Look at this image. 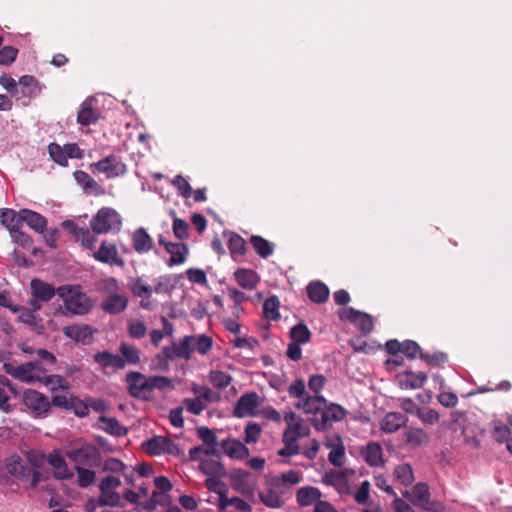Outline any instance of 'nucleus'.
Here are the masks:
<instances>
[{"label": "nucleus", "instance_id": "bf43d9fd", "mask_svg": "<svg viewBox=\"0 0 512 512\" xmlns=\"http://www.w3.org/2000/svg\"><path fill=\"white\" fill-rule=\"evenodd\" d=\"M128 288L132 294L136 297L145 296L146 294L152 293L153 288L145 283L141 278H132L128 282Z\"/></svg>", "mask_w": 512, "mask_h": 512}, {"label": "nucleus", "instance_id": "052dcab7", "mask_svg": "<svg viewBox=\"0 0 512 512\" xmlns=\"http://www.w3.org/2000/svg\"><path fill=\"white\" fill-rule=\"evenodd\" d=\"M97 289L105 294L113 295L119 292L120 285L116 278L114 277H106L98 281Z\"/></svg>", "mask_w": 512, "mask_h": 512}, {"label": "nucleus", "instance_id": "c9c22d12", "mask_svg": "<svg viewBox=\"0 0 512 512\" xmlns=\"http://www.w3.org/2000/svg\"><path fill=\"white\" fill-rule=\"evenodd\" d=\"M237 283L244 289L252 290L259 282V276L251 269L239 268L234 272Z\"/></svg>", "mask_w": 512, "mask_h": 512}, {"label": "nucleus", "instance_id": "f03ea898", "mask_svg": "<svg viewBox=\"0 0 512 512\" xmlns=\"http://www.w3.org/2000/svg\"><path fill=\"white\" fill-rule=\"evenodd\" d=\"M57 295L63 302L64 315L84 316L94 308V301L79 285L59 286Z\"/></svg>", "mask_w": 512, "mask_h": 512}, {"label": "nucleus", "instance_id": "ddd939ff", "mask_svg": "<svg viewBox=\"0 0 512 512\" xmlns=\"http://www.w3.org/2000/svg\"><path fill=\"white\" fill-rule=\"evenodd\" d=\"M286 492L273 479L267 482V488L259 492L260 501L269 508H280L284 504Z\"/></svg>", "mask_w": 512, "mask_h": 512}, {"label": "nucleus", "instance_id": "473e14b6", "mask_svg": "<svg viewBox=\"0 0 512 512\" xmlns=\"http://www.w3.org/2000/svg\"><path fill=\"white\" fill-rule=\"evenodd\" d=\"M13 312L18 313V320L21 323L31 326L39 333L42 332L43 325L41 324V319L34 311L24 306H17V308L13 309Z\"/></svg>", "mask_w": 512, "mask_h": 512}, {"label": "nucleus", "instance_id": "0e129e2a", "mask_svg": "<svg viewBox=\"0 0 512 512\" xmlns=\"http://www.w3.org/2000/svg\"><path fill=\"white\" fill-rule=\"evenodd\" d=\"M209 381L213 386L223 389L231 383L232 378L222 371L213 370L209 373Z\"/></svg>", "mask_w": 512, "mask_h": 512}, {"label": "nucleus", "instance_id": "cd10ccee", "mask_svg": "<svg viewBox=\"0 0 512 512\" xmlns=\"http://www.w3.org/2000/svg\"><path fill=\"white\" fill-rule=\"evenodd\" d=\"M132 246L139 254H145L152 250L154 242L152 237L144 228L136 229L131 237Z\"/></svg>", "mask_w": 512, "mask_h": 512}, {"label": "nucleus", "instance_id": "423d86ee", "mask_svg": "<svg viewBox=\"0 0 512 512\" xmlns=\"http://www.w3.org/2000/svg\"><path fill=\"white\" fill-rule=\"evenodd\" d=\"M48 153L50 158L58 165L68 166V159H82L84 152L79 148L76 143H67L60 146L57 143H50L48 145Z\"/></svg>", "mask_w": 512, "mask_h": 512}, {"label": "nucleus", "instance_id": "6ab92c4d", "mask_svg": "<svg viewBox=\"0 0 512 512\" xmlns=\"http://www.w3.org/2000/svg\"><path fill=\"white\" fill-rule=\"evenodd\" d=\"M324 445L330 449L328 459L334 466L341 467L345 463V447L339 435L327 436Z\"/></svg>", "mask_w": 512, "mask_h": 512}, {"label": "nucleus", "instance_id": "4468645a", "mask_svg": "<svg viewBox=\"0 0 512 512\" xmlns=\"http://www.w3.org/2000/svg\"><path fill=\"white\" fill-rule=\"evenodd\" d=\"M230 484L234 491L244 496H252L255 491V482L249 472L238 469L230 474Z\"/></svg>", "mask_w": 512, "mask_h": 512}, {"label": "nucleus", "instance_id": "8fccbe9b", "mask_svg": "<svg viewBox=\"0 0 512 512\" xmlns=\"http://www.w3.org/2000/svg\"><path fill=\"white\" fill-rule=\"evenodd\" d=\"M191 390L195 396L207 406L209 403L218 402L220 400V395L218 393H214L207 386L193 385Z\"/></svg>", "mask_w": 512, "mask_h": 512}, {"label": "nucleus", "instance_id": "2eb2a0df", "mask_svg": "<svg viewBox=\"0 0 512 512\" xmlns=\"http://www.w3.org/2000/svg\"><path fill=\"white\" fill-rule=\"evenodd\" d=\"M261 403L262 401L256 392L246 393L238 399L234 407L233 415L238 418L253 416L256 408H258Z\"/></svg>", "mask_w": 512, "mask_h": 512}, {"label": "nucleus", "instance_id": "2f4dec72", "mask_svg": "<svg viewBox=\"0 0 512 512\" xmlns=\"http://www.w3.org/2000/svg\"><path fill=\"white\" fill-rule=\"evenodd\" d=\"M321 491L312 486H306L300 488L296 493V500L299 506L308 507L316 503L321 499Z\"/></svg>", "mask_w": 512, "mask_h": 512}, {"label": "nucleus", "instance_id": "f257e3e1", "mask_svg": "<svg viewBox=\"0 0 512 512\" xmlns=\"http://www.w3.org/2000/svg\"><path fill=\"white\" fill-rule=\"evenodd\" d=\"M126 383L129 394L144 401L153 400V391H167L174 389L173 382L165 376H145L140 372H129L126 375Z\"/></svg>", "mask_w": 512, "mask_h": 512}, {"label": "nucleus", "instance_id": "72a5a7b5", "mask_svg": "<svg viewBox=\"0 0 512 512\" xmlns=\"http://www.w3.org/2000/svg\"><path fill=\"white\" fill-rule=\"evenodd\" d=\"M63 333L66 337L83 343H86L92 337V331L87 325H68L63 328Z\"/></svg>", "mask_w": 512, "mask_h": 512}, {"label": "nucleus", "instance_id": "6e6d98bb", "mask_svg": "<svg viewBox=\"0 0 512 512\" xmlns=\"http://www.w3.org/2000/svg\"><path fill=\"white\" fill-rule=\"evenodd\" d=\"M98 120V113L87 103H83L78 112L77 122L81 125H90Z\"/></svg>", "mask_w": 512, "mask_h": 512}, {"label": "nucleus", "instance_id": "ea45409f", "mask_svg": "<svg viewBox=\"0 0 512 512\" xmlns=\"http://www.w3.org/2000/svg\"><path fill=\"white\" fill-rule=\"evenodd\" d=\"M21 215L22 223L26 222L29 225V227H31L37 232H43L45 230L47 221L39 213L28 209H23L21 210Z\"/></svg>", "mask_w": 512, "mask_h": 512}, {"label": "nucleus", "instance_id": "4d7b16f0", "mask_svg": "<svg viewBox=\"0 0 512 512\" xmlns=\"http://www.w3.org/2000/svg\"><path fill=\"white\" fill-rule=\"evenodd\" d=\"M292 342L298 344H306L310 341L311 333L306 325L299 323L295 325L290 331Z\"/></svg>", "mask_w": 512, "mask_h": 512}, {"label": "nucleus", "instance_id": "4c0bfd02", "mask_svg": "<svg viewBox=\"0 0 512 512\" xmlns=\"http://www.w3.org/2000/svg\"><path fill=\"white\" fill-rule=\"evenodd\" d=\"M0 221H1V224L9 230V232H12L17 228H21L22 227L21 211L17 213L13 209L2 208V209H0Z\"/></svg>", "mask_w": 512, "mask_h": 512}, {"label": "nucleus", "instance_id": "bb28decb", "mask_svg": "<svg viewBox=\"0 0 512 512\" xmlns=\"http://www.w3.org/2000/svg\"><path fill=\"white\" fill-rule=\"evenodd\" d=\"M31 295L42 302H49L57 294V288L40 279H32L30 282Z\"/></svg>", "mask_w": 512, "mask_h": 512}, {"label": "nucleus", "instance_id": "b1692460", "mask_svg": "<svg viewBox=\"0 0 512 512\" xmlns=\"http://www.w3.org/2000/svg\"><path fill=\"white\" fill-rule=\"evenodd\" d=\"M326 399L320 395L310 396L307 395L304 399L298 400L295 407L302 410L305 414L316 415L321 414L323 408L326 406Z\"/></svg>", "mask_w": 512, "mask_h": 512}, {"label": "nucleus", "instance_id": "393cba45", "mask_svg": "<svg viewBox=\"0 0 512 512\" xmlns=\"http://www.w3.org/2000/svg\"><path fill=\"white\" fill-rule=\"evenodd\" d=\"M129 299L123 294H113L107 296L101 303V308L108 314L116 315L126 310Z\"/></svg>", "mask_w": 512, "mask_h": 512}, {"label": "nucleus", "instance_id": "5fc2aeb1", "mask_svg": "<svg viewBox=\"0 0 512 512\" xmlns=\"http://www.w3.org/2000/svg\"><path fill=\"white\" fill-rule=\"evenodd\" d=\"M191 338L193 342V350L197 351L201 355H206L212 348V338L207 335H192Z\"/></svg>", "mask_w": 512, "mask_h": 512}, {"label": "nucleus", "instance_id": "a878e982", "mask_svg": "<svg viewBox=\"0 0 512 512\" xmlns=\"http://www.w3.org/2000/svg\"><path fill=\"white\" fill-rule=\"evenodd\" d=\"M75 181L82 187L84 192L93 196L104 194V189L86 172L77 170L73 173Z\"/></svg>", "mask_w": 512, "mask_h": 512}, {"label": "nucleus", "instance_id": "a211bd4d", "mask_svg": "<svg viewBox=\"0 0 512 512\" xmlns=\"http://www.w3.org/2000/svg\"><path fill=\"white\" fill-rule=\"evenodd\" d=\"M339 316L341 319H346L352 322L364 333H370L373 330V319L366 313L349 308L339 312Z\"/></svg>", "mask_w": 512, "mask_h": 512}, {"label": "nucleus", "instance_id": "e2e57ef3", "mask_svg": "<svg viewBox=\"0 0 512 512\" xmlns=\"http://www.w3.org/2000/svg\"><path fill=\"white\" fill-rule=\"evenodd\" d=\"M417 416L421 420V422L426 425H435L440 420L439 413L436 410L429 407H420Z\"/></svg>", "mask_w": 512, "mask_h": 512}, {"label": "nucleus", "instance_id": "79ce46f5", "mask_svg": "<svg viewBox=\"0 0 512 512\" xmlns=\"http://www.w3.org/2000/svg\"><path fill=\"white\" fill-rule=\"evenodd\" d=\"M199 470L207 476L222 477L225 475V468L223 464L212 458L201 460Z\"/></svg>", "mask_w": 512, "mask_h": 512}, {"label": "nucleus", "instance_id": "37998d69", "mask_svg": "<svg viewBox=\"0 0 512 512\" xmlns=\"http://www.w3.org/2000/svg\"><path fill=\"white\" fill-rule=\"evenodd\" d=\"M119 352L121 353L122 361L124 362V368L129 365H137L140 362V350L131 344L126 342L121 343L119 347Z\"/></svg>", "mask_w": 512, "mask_h": 512}, {"label": "nucleus", "instance_id": "412c9836", "mask_svg": "<svg viewBox=\"0 0 512 512\" xmlns=\"http://www.w3.org/2000/svg\"><path fill=\"white\" fill-rule=\"evenodd\" d=\"M93 166L100 172L105 173L107 177L122 176L126 172V166L116 156L109 155L96 162Z\"/></svg>", "mask_w": 512, "mask_h": 512}, {"label": "nucleus", "instance_id": "5701e85b", "mask_svg": "<svg viewBox=\"0 0 512 512\" xmlns=\"http://www.w3.org/2000/svg\"><path fill=\"white\" fill-rule=\"evenodd\" d=\"M396 379L401 389H419L425 385L427 375L424 372L404 371L399 373Z\"/></svg>", "mask_w": 512, "mask_h": 512}, {"label": "nucleus", "instance_id": "aec40b11", "mask_svg": "<svg viewBox=\"0 0 512 512\" xmlns=\"http://www.w3.org/2000/svg\"><path fill=\"white\" fill-rule=\"evenodd\" d=\"M193 350V342L191 336H186L178 343H173L163 348V354L169 359L184 358L190 359Z\"/></svg>", "mask_w": 512, "mask_h": 512}, {"label": "nucleus", "instance_id": "3c124183", "mask_svg": "<svg viewBox=\"0 0 512 512\" xmlns=\"http://www.w3.org/2000/svg\"><path fill=\"white\" fill-rule=\"evenodd\" d=\"M41 383L49 386L52 391H56L58 389L68 390L70 387L69 382L64 377L60 375H46V369L44 370Z\"/></svg>", "mask_w": 512, "mask_h": 512}, {"label": "nucleus", "instance_id": "338daca9", "mask_svg": "<svg viewBox=\"0 0 512 512\" xmlns=\"http://www.w3.org/2000/svg\"><path fill=\"white\" fill-rule=\"evenodd\" d=\"M197 434L199 438L204 442V444L207 446L206 448L214 449V446L217 443V437L215 433L209 429L208 427H198L197 428Z\"/></svg>", "mask_w": 512, "mask_h": 512}, {"label": "nucleus", "instance_id": "c756f323", "mask_svg": "<svg viewBox=\"0 0 512 512\" xmlns=\"http://www.w3.org/2000/svg\"><path fill=\"white\" fill-rule=\"evenodd\" d=\"M221 447L232 459H245L249 456V449L237 439H226L222 441Z\"/></svg>", "mask_w": 512, "mask_h": 512}, {"label": "nucleus", "instance_id": "680f3d73", "mask_svg": "<svg viewBox=\"0 0 512 512\" xmlns=\"http://www.w3.org/2000/svg\"><path fill=\"white\" fill-rule=\"evenodd\" d=\"M279 300L276 296L267 298L263 304V313L269 318L276 320L279 318Z\"/></svg>", "mask_w": 512, "mask_h": 512}, {"label": "nucleus", "instance_id": "58836bf2", "mask_svg": "<svg viewBox=\"0 0 512 512\" xmlns=\"http://www.w3.org/2000/svg\"><path fill=\"white\" fill-rule=\"evenodd\" d=\"M406 442L412 447L426 445L430 441L429 434L422 428L410 427L405 431Z\"/></svg>", "mask_w": 512, "mask_h": 512}, {"label": "nucleus", "instance_id": "603ef678", "mask_svg": "<svg viewBox=\"0 0 512 512\" xmlns=\"http://www.w3.org/2000/svg\"><path fill=\"white\" fill-rule=\"evenodd\" d=\"M393 475L395 479L404 486H409L414 481L413 470L411 466L406 463L398 465L394 469Z\"/></svg>", "mask_w": 512, "mask_h": 512}, {"label": "nucleus", "instance_id": "a18cd8bd", "mask_svg": "<svg viewBox=\"0 0 512 512\" xmlns=\"http://www.w3.org/2000/svg\"><path fill=\"white\" fill-rule=\"evenodd\" d=\"M272 479L287 493L292 486L301 482L302 477L300 472L289 470Z\"/></svg>", "mask_w": 512, "mask_h": 512}, {"label": "nucleus", "instance_id": "1a4fd4ad", "mask_svg": "<svg viewBox=\"0 0 512 512\" xmlns=\"http://www.w3.org/2000/svg\"><path fill=\"white\" fill-rule=\"evenodd\" d=\"M346 410L338 404H330L323 408L320 418H315L312 421L313 427L317 431H324L330 427L334 422H339L346 417Z\"/></svg>", "mask_w": 512, "mask_h": 512}, {"label": "nucleus", "instance_id": "13d9d810", "mask_svg": "<svg viewBox=\"0 0 512 512\" xmlns=\"http://www.w3.org/2000/svg\"><path fill=\"white\" fill-rule=\"evenodd\" d=\"M75 471L78 476L77 483L81 488H86L96 481V473L91 469H87L85 467L77 466L75 467Z\"/></svg>", "mask_w": 512, "mask_h": 512}, {"label": "nucleus", "instance_id": "9b49d317", "mask_svg": "<svg viewBox=\"0 0 512 512\" xmlns=\"http://www.w3.org/2000/svg\"><path fill=\"white\" fill-rule=\"evenodd\" d=\"M93 257L95 260L111 266H118L123 268L125 260L119 255L116 244L103 241L97 251L94 252Z\"/></svg>", "mask_w": 512, "mask_h": 512}, {"label": "nucleus", "instance_id": "de8ad7c7", "mask_svg": "<svg viewBox=\"0 0 512 512\" xmlns=\"http://www.w3.org/2000/svg\"><path fill=\"white\" fill-rule=\"evenodd\" d=\"M250 242L256 253L262 258H267L274 252V244L261 236H252Z\"/></svg>", "mask_w": 512, "mask_h": 512}, {"label": "nucleus", "instance_id": "f3484780", "mask_svg": "<svg viewBox=\"0 0 512 512\" xmlns=\"http://www.w3.org/2000/svg\"><path fill=\"white\" fill-rule=\"evenodd\" d=\"M158 242L165 248L167 253L170 254V259L168 262L169 266L179 265L185 262L189 252L188 246L186 244L167 241L162 235L159 236Z\"/></svg>", "mask_w": 512, "mask_h": 512}, {"label": "nucleus", "instance_id": "e433bc0d", "mask_svg": "<svg viewBox=\"0 0 512 512\" xmlns=\"http://www.w3.org/2000/svg\"><path fill=\"white\" fill-rule=\"evenodd\" d=\"M219 498H218V508L220 510H225L230 506H233L236 510L240 512H251L252 507L251 505L246 502L245 500L239 498V497H227L222 492H218Z\"/></svg>", "mask_w": 512, "mask_h": 512}, {"label": "nucleus", "instance_id": "39448f33", "mask_svg": "<svg viewBox=\"0 0 512 512\" xmlns=\"http://www.w3.org/2000/svg\"><path fill=\"white\" fill-rule=\"evenodd\" d=\"M65 456L75 464V467H94L98 466L101 462L99 449L95 445L88 443L66 450Z\"/></svg>", "mask_w": 512, "mask_h": 512}, {"label": "nucleus", "instance_id": "69168bd1", "mask_svg": "<svg viewBox=\"0 0 512 512\" xmlns=\"http://www.w3.org/2000/svg\"><path fill=\"white\" fill-rule=\"evenodd\" d=\"M128 335L133 339H141L146 335L147 327L143 321L130 320L127 326Z\"/></svg>", "mask_w": 512, "mask_h": 512}, {"label": "nucleus", "instance_id": "4be33fe9", "mask_svg": "<svg viewBox=\"0 0 512 512\" xmlns=\"http://www.w3.org/2000/svg\"><path fill=\"white\" fill-rule=\"evenodd\" d=\"M402 495L408 498L413 505L432 510L429 507L430 491L426 483L419 482L410 491L403 492Z\"/></svg>", "mask_w": 512, "mask_h": 512}, {"label": "nucleus", "instance_id": "c85d7f7f", "mask_svg": "<svg viewBox=\"0 0 512 512\" xmlns=\"http://www.w3.org/2000/svg\"><path fill=\"white\" fill-rule=\"evenodd\" d=\"M408 418L399 412L387 413L380 421V429L385 433H394L405 426Z\"/></svg>", "mask_w": 512, "mask_h": 512}, {"label": "nucleus", "instance_id": "09e8293b", "mask_svg": "<svg viewBox=\"0 0 512 512\" xmlns=\"http://www.w3.org/2000/svg\"><path fill=\"white\" fill-rule=\"evenodd\" d=\"M9 388L12 392H15L8 378L0 376V410L4 413H10L12 406L9 403V395L6 391Z\"/></svg>", "mask_w": 512, "mask_h": 512}, {"label": "nucleus", "instance_id": "7ed1b4c3", "mask_svg": "<svg viewBox=\"0 0 512 512\" xmlns=\"http://www.w3.org/2000/svg\"><path fill=\"white\" fill-rule=\"evenodd\" d=\"M122 226L120 214L113 208L103 207L90 220V227L95 234L118 232Z\"/></svg>", "mask_w": 512, "mask_h": 512}, {"label": "nucleus", "instance_id": "f8f14e48", "mask_svg": "<svg viewBox=\"0 0 512 512\" xmlns=\"http://www.w3.org/2000/svg\"><path fill=\"white\" fill-rule=\"evenodd\" d=\"M23 404L34 415L41 416L48 412L50 403L40 392L27 389L23 393Z\"/></svg>", "mask_w": 512, "mask_h": 512}, {"label": "nucleus", "instance_id": "a19ab883", "mask_svg": "<svg viewBox=\"0 0 512 512\" xmlns=\"http://www.w3.org/2000/svg\"><path fill=\"white\" fill-rule=\"evenodd\" d=\"M307 294L311 301L321 304L329 297V289L322 282H312L307 286Z\"/></svg>", "mask_w": 512, "mask_h": 512}, {"label": "nucleus", "instance_id": "49530a36", "mask_svg": "<svg viewBox=\"0 0 512 512\" xmlns=\"http://www.w3.org/2000/svg\"><path fill=\"white\" fill-rule=\"evenodd\" d=\"M5 467L8 473L13 477L22 478L27 475V469L24 466L21 457L17 454H13L6 459Z\"/></svg>", "mask_w": 512, "mask_h": 512}, {"label": "nucleus", "instance_id": "9d476101", "mask_svg": "<svg viewBox=\"0 0 512 512\" xmlns=\"http://www.w3.org/2000/svg\"><path fill=\"white\" fill-rule=\"evenodd\" d=\"M287 424L283 437L298 442L303 437L310 435V427L305 423L304 419L296 415L294 412H288L284 415Z\"/></svg>", "mask_w": 512, "mask_h": 512}, {"label": "nucleus", "instance_id": "dca6fc26", "mask_svg": "<svg viewBox=\"0 0 512 512\" xmlns=\"http://www.w3.org/2000/svg\"><path fill=\"white\" fill-rule=\"evenodd\" d=\"M47 462L53 469L54 478L58 480H69L73 478V471L69 468L65 458L58 450H53L47 456Z\"/></svg>", "mask_w": 512, "mask_h": 512}, {"label": "nucleus", "instance_id": "20e7f679", "mask_svg": "<svg viewBox=\"0 0 512 512\" xmlns=\"http://www.w3.org/2000/svg\"><path fill=\"white\" fill-rule=\"evenodd\" d=\"M4 371L17 380L26 383L40 382L43 378L45 368L37 361L24 364L4 363Z\"/></svg>", "mask_w": 512, "mask_h": 512}, {"label": "nucleus", "instance_id": "6e6552de", "mask_svg": "<svg viewBox=\"0 0 512 512\" xmlns=\"http://www.w3.org/2000/svg\"><path fill=\"white\" fill-rule=\"evenodd\" d=\"M142 447L148 454L153 456H158L162 454H169L175 456L182 455V451L178 447V445L165 436H154L146 440L142 444Z\"/></svg>", "mask_w": 512, "mask_h": 512}, {"label": "nucleus", "instance_id": "0eeeda50", "mask_svg": "<svg viewBox=\"0 0 512 512\" xmlns=\"http://www.w3.org/2000/svg\"><path fill=\"white\" fill-rule=\"evenodd\" d=\"M120 485L121 480L119 477L112 475L104 477L99 485L100 495L98 497V504L100 506H119L121 497L116 492V489Z\"/></svg>", "mask_w": 512, "mask_h": 512}, {"label": "nucleus", "instance_id": "7c9ffc66", "mask_svg": "<svg viewBox=\"0 0 512 512\" xmlns=\"http://www.w3.org/2000/svg\"><path fill=\"white\" fill-rule=\"evenodd\" d=\"M361 455L370 466H381L384 464L382 447L377 442L368 443L362 450Z\"/></svg>", "mask_w": 512, "mask_h": 512}, {"label": "nucleus", "instance_id": "f704fd0d", "mask_svg": "<svg viewBox=\"0 0 512 512\" xmlns=\"http://www.w3.org/2000/svg\"><path fill=\"white\" fill-rule=\"evenodd\" d=\"M94 360L103 368H114L116 370L124 369V362L122 361V357L118 354H112L108 351H103L96 353L94 355Z\"/></svg>", "mask_w": 512, "mask_h": 512}, {"label": "nucleus", "instance_id": "774afa93", "mask_svg": "<svg viewBox=\"0 0 512 512\" xmlns=\"http://www.w3.org/2000/svg\"><path fill=\"white\" fill-rule=\"evenodd\" d=\"M510 435H511V430L507 425H505L501 422L494 423L492 436L497 442H499V443H502L504 441L508 442L510 440L509 439Z\"/></svg>", "mask_w": 512, "mask_h": 512}, {"label": "nucleus", "instance_id": "c03bdc74", "mask_svg": "<svg viewBox=\"0 0 512 512\" xmlns=\"http://www.w3.org/2000/svg\"><path fill=\"white\" fill-rule=\"evenodd\" d=\"M99 426L105 432L115 436H124L128 432L116 418L112 417L101 416L99 418Z\"/></svg>", "mask_w": 512, "mask_h": 512}, {"label": "nucleus", "instance_id": "864d4df0", "mask_svg": "<svg viewBox=\"0 0 512 512\" xmlns=\"http://www.w3.org/2000/svg\"><path fill=\"white\" fill-rule=\"evenodd\" d=\"M226 236L230 253L232 255H243L246 251L245 240L234 232H229Z\"/></svg>", "mask_w": 512, "mask_h": 512}]
</instances>
